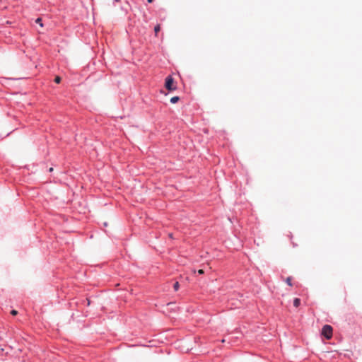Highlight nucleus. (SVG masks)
<instances>
[{"label": "nucleus", "mask_w": 362, "mask_h": 362, "mask_svg": "<svg viewBox=\"0 0 362 362\" xmlns=\"http://www.w3.org/2000/svg\"><path fill=\"white\" fill-rule=\"evenodd\" d=\"M53 170V168H49V171H52Z\"/></svg>", "instance_id": "14"}, {"label": "nucleus", "mask_w": 362, "mask_h": 362, "mask_svg": "<svg viewBox=\"0 0 362 362\" xmlns=\"http://www.w3.org/2000/svg\"><path fill=\"white\" fill-rule=\"evenodd\" d=\"M148 3L153 2V0H147Z\"/></svg>", "instance_id": "12"}, {"label": "nucleus", "mask_w": 362, "mask_h": 362, "mask_svg": "<svg viewBox=\"0 0 362 362\" xmlns=\"http://www.w3.org/2000/svg\"><path fill=\"white\" fill-rule=\"evenodd\" d=\"M54 81L57 83H59L60 81H61V78L59 76H57L55 78H54Z\"/></svg>", "instance_id": "9"}, {"label": "nucleus", "mask_w": 362, "mask_h": 362, "mask_svg": "<svg viewBox=\"0 0 362 362\" xmlns=\"http://www.w3.org/2000/svg\"><path fill=\"white\" fill-rule=\"evenodd\" d=\"M160 25H157L155 28H154V31H155V34L156 35H157L158 33L160 31Z\"/></svg>", "instance_id": "6"}, {"label": "nucleus", "mask_w": 362, "mask_h": 362, "mask_svg": "<svg viewBox=\"0 0 362 362\" xmlns=\"http://www.w3.org/2000/svg\"><path fill=\"white\" fill-rule=\"evenodd\" d=\"M35 23H37V24H39V25H40V26L43 27V24H42V18H37V19L35 20Z\"/></svg>", "instance_id": "7"}, {"label": "nucleus", "mask_w": 362, "mask_h": 362, "mask_svg": "<svg viewBox=\"0 0 362 362\" xmlns=\"http://www.w3.org/2000/svg\"><path fill=\"white\" fill-rule=\"evenodd\" d=\"M180 100V98L178 96H174L170 98V103H176Z\"/></svg>", "instance_id": "4"}, {"label": "nucleus", "mask_w": 362, "mask_h": 362, "mask_svg": "<svg viewBox=\"0 0 362 362\" xmlns=\"http://www.w3.org/2000/svg\"><path fill=\"white\" fill-rule=\"evenodd\" d=\"M286 283L289 285V286H291V277H288L286 280Z\"/></svg>", "instance_id": "8"}, {"label": "nucleus", "mask_w": 362, "mask_h": 362, "mask_svg": "<svg viewBox=\"0 0 362 362\" xmlns=\"http://www.w3.org/2000/svg\"><path fill=\"white\" fill-rule=\"evenodd\" d=\"M197 273H198L199 274H203L204 273V271L203 269H199V270L197 271Z\"/></svg>", "instance_id": "11"}, {"label": "nucleus", "mask_w": 362, "mask_h": 362, "mask_svg": "<svg viewBox=\"0 0 362 362\" xmlns=\"http://www.w3.org/2000/svg\"><path fill=\"white\" fill-rule=\"evenodd\" d=\"M11 314L12 315H16L18 314V311H17V310H12L11 311Z\"/></svg>", "instance_id": "10"}, {"label": "nucleus", "mask_w": 362, "mask_h": 362, "mask_svg": "<svg viewBox=\"0 0 362 362\" xmlns=\"http://www.w3.org/2000/svg\"><path fill=\"white\" fill-rule=\"evenodd\" d=\"M180 284L177 281L175 282L173 284L174 291L176 292L178 291Z\"/></svg>", "instance_id": "5"}, {"label": "nucleus", "mask_w": 362, "mask_h": 362, "mask_svg": "<svg viewBox=\"0 0 362 362\" xmlns=\"http://www.w3.org/2000/svg\"><path fill=\"white\" fill-rule=\"evenodd\" d=\"M333 329L331 325H325L322 328L321 334L327 339H330L332 337Z\"/></svg>", "instance_id": "2"}, {"label": "nucleus", "mask_w": 362, "mask_h": 362, "mask_svg": "<svg viewBox=\"0 0 362 362\" xmlns=\"http://www.w3.org/2000/svg\"><path fill=\"white\" fill-rule=\"evenodd\" d=\"M300 305V300L299 298H295L293 300V305L296 307V308H298L299 305Z\"/></svg>", "instance_id": "3"}, {"label": "nucleus", "mask_w": 362, "mask_h": 362, "mask_svg": "<svg viewBox=\"0 0 362 362\" xmlns=\"http://www.w3.org/2000/svg\"><path fill=\"white\" fill-rule=\"evenodd\" d=\"M169 237H170V238H173V235H172L171 233H170V234H169Z\"/></svg>", "instance_id": "13"}, {"label": "nucleus", "mask_w": 362, "mask_h": 362, "mask_svg": "<svg viewBox=\"0 0 362 362\" xmlns=\"http://www.w3.org/2000/svg\"><path fill=\"white\" fill-rule=\"evenodd\" d=\"M165 88L169 91H173L177 89L174 78L171 76H168L165 81Z\"/></svg>", "instance_id": "1"}]
</instances>
